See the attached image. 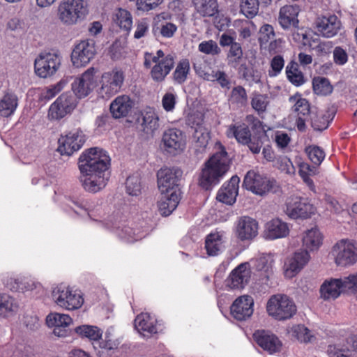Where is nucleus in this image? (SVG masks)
I'll return each mask as SVG.
<instances>
[{
  "instance_id": "obj_1",
  "label": "nucleus",
  "mask_w": 357,
  "mask_h": 357,
  "mask_svg": "<svg viewBox=\"0 0 357 357\" xmlns=\"http://www.w3.org/2000/svg\"><path fill=\"white\" fill-rule=\"evenodd\" d=\"M109 165L110 158L103 149L94 147L85 150L78 161L80 181L84 190L92 193L102 190L108 181L107 171Z\"/></svg>"
},
{
  "instance_id": "obj_2",
  "label": "nucleus",
  "mask_w": 357,
  "mask_h": 357,
  "mask_svg": "<svg viewBox=\"0 0 357 357\" xmlns=\"http://www.w3.org/2000/svg\"><path fill=\"white\" fill-rule=\"evenodd\" d=\"M216 151L204 162L199 176V185L205 190L218 184L230 167V159L220 142L215 145Z\"/></svg>"
},
{
  "instance_id": "obj_3",
  "label": "nucleus",
  "mask_w": 357,
  "mask_h": 357,
  "mask_svg": "<svg viewBox=\"0 0 357 357\" xmlns=\"http://www.w3.org/2000/svg\"><path fill=\"white\" fill-rule=\"evenodd\" d=\"M89 13L87 0H61L57 6L56 16L65 26H73L83 22Z\"/></svg>"
},
{
  "instance_id": "obj_4",
  "label": "nucleus",
  "mask_w": 357,
  "mask_h": 357,
  "mask_svg": "<svg viewBox=\"0 0 357 357\" xmlns=\"http://www.w3.org/2000/svg\"><path fill=\"white\" fill-rule=\"evenodd\" d=\"M144 65L146 68H151V78L157 82H162L174 66V56L165 54L159 50L155 54L146 53Z\"/></svg>"
},
{
  "instance_id": "obj_5",
  "label": "nucleus",
  "mask_w": 357,
  "mask_h": 357,
  "mask_svg": "<svg viewBox=\"0 0 357 357\" xmlns=\"http://www.w3.org/2000/svg\"><path fill=\"white\" fill-rule=\"evenodd\" d=\"M267 314L276 321H282L291 319L297 312L294 301L284 294H276L267 301Z\"/></svg>"
},
{
  "instance_id": "obj_6",
  "label": "nucleus",
  "mask_w": 357,
  "mask_h": 357,
  "mask_svg": "<svg viewBox=\"0 0 357 357\" xmlns=\"http://www.w3.org/2000/svg\"><path fill=\"white\" fill-rule=\"evenodd\" d=\"M243 187L253 194L262 197L275 192L278 185L275 180L257 169H251L244 176Z\"/></svg>"
},
{
  "instance_id": "obj_7",
  "label": "nucleus",
  "mask_w": 357,
  "mask_h": 357,
  "mask_svg": "<svg viewBox=\"0 0 357 357\" xmlns=\"http://www.w3.org/2000/svg\"><path fill=\"white\" fill-rule=\"evenodd\" d=\"M54 302L60 307L67 310L79 309L84 304L82 292L70 286L58 285L52 291Z\"/></svg>"
},
{
  "instance_id": "obj_8",
  "label": "nucleus",
  "mask_w": 357,
  "mask_h": 357,
  "mask_svg": "<svg viewBox=\"0 0 357 357\" xmlns=\"http://www.w3.org/2000/svg\"><path fill=\"white\" fill-rule=\"evenodd\" d=\"M282 210L292 220L308 219L317 212V208L308 199L294 195L287 198Z\"/></svg>"
},
{
  "instance_id": "obj_9",
  "label": "nucleus",
  "mask_w": 357,
  "mask_h": 357,
  "mask_svg": "<svg viewBox=\"0 0 357 357\" xmlns=\"http://www.w3.org/2000/svg\"><path fill=\"white\" fill-rule=\"evenodd\" d=\"M331 253L337 266H353L357 262V242L342 239L333 245Z\"/></svg>"
},
{
  "instance_id": "obj_10",
  "label": "nucleus",
  "mask_w": 357,
  "mask_h": 357,
  "mask_svg": "<svg viewBox=\"0 0 357 357\" xmlns=\"http://www.w3.org/2000/svg\"><path fill=\"white\" fill-rule=\"evenodd\" d=\"M61 57L56 52H43L35 59L36 74L42 78L52 76L61 66Z\"/></svg>"
},
{
  "instance_id": "obj_11",
  "label": "nucleus",
  "mask_w": 357,
  "mask_h": 357,
  "mask_svg": "<svg viewBox=\"0 0 357 357\" xmlns=\"http://www.w3.org/2000/svg\"><path fill=\"white\" fill-rule=\"evenodd\" d=\"M77 105V100L72 93H63L51 104L47 116L52 121L61 120L71 114Z\"/></svg>"
},
{
  "instance_id": "obj_12",
  "label": "nucleus",
  "mask_w": 357,
  "mask_h": 357,
  "mask_svg": "<svg viewBox=\"0 0 357 357\" xmlns=\"http://www.w3.org/2000/svg\"><path fill=\"white\" fill-rule=\"evenodd\" d=\"M97 70L89 68L81 75L75 78L71 84L72 90L77 98H84L90 94L97 85Z\"/></svg>"
},
{
  "instance_id": "obj_13",
  "label": "nucleus",
  "mask_w": 357,
  "mask_h": 357,
  "mask_svg": "<svg viewBox=\"0 0 357 357\" xmlns=\"http://www.w3.org/2000/svg\"><path fill=\"white\" fill-rule=\"evenodd\" d=\"M124 78L123 72L118 68L103 73L100 81V94L105 98L114 96L120 91Z\"/></svg>"
},
{
  "instance_id": "obj_14",
  "label": "nucleus",
  "mask_w": 357,
  "mask_h": 357,
  "mask_svg": "<svg viewBox=\"0 0 357 357\" xmlns=\"http://www.w3.org/2000/svg\"><path fill=\"white\" fill-rule=\"evenodd\" d=\"M96 54L94 40H84L76 44L71 54V61L75 67L84 66Z\"/></svg>"
},
{
  "instance_id": "obj_15",
  "label": "nucleus",
  "mask_w": 357,
  "mask_h": 357,
  "mask_svg": "<svg viewBox=\"0 0 357 357\" xmlns=\"http://www.w3.org/2000/svg\"><path fill=\"white\" fill-rule=\"evenodd\" d=\"M58 142V151L61 155H71L81 149L85 142V138L81 130L75 129L61 135Z\"/></svg>"
},
{
  "instance_id": "obj_16",
  "label": "nucleus",
  "mask_w": 357,
  "mask_h": 357,
  "mask_svg": "<svg viewBox=\"0 0 357 357\" xmlns=\"http://www.w3.org/2000/svg\"><path fill=\"white\" fill-rule=\"evenodd\" d=\"M162 142L167 152L176 154L185 149L186 145V136L185 133L179 129L169 128L164 132Z\"/></svg>"
},
{
  "instance_id": "obj_17",
  "label": "nucleus",
  "mask_w": 357,
  "mask_h": 357,
  "mask_svg": "<svg viewBox=\"0 0 357 357\" xmlns=\"http://www.w3.org/2000/svg\"><path fill=\"white\" fill-rule=\"evenodd\" d=\"M252 275L249 263H242L236 266L229 275L225 282L231 289H243L248 284Z\"/></svg>"
},
{
  "instance_id": "obj_18",
  "label": "nucleus",
  "mask_w": 357,
  "mask_h": 357,
  "mask_svg": "<svg viewBox=\"0 0 357 357\" xmlns=\"http://www.w3.org/2000/svg\"><path fill=\"white\" fill-rule=\"evenodd\" d=\"M181 171L178 169L165 167L157 173L158 185L160 192H180L178 188V176Z\"/></svg>"
},
{
  "instance_id": "obj_19",
  "label": "nucleus",
  "mask_w": 357,
  "mask_h": 357,
  "mask_svg": "<svg viewBox=\"0 0 357 357\" xmlns=\"http://www.w3.org/2000/svg\"><path fill=\"white\" fill-rule=\"evenodd\" d=\"M254 299L249 295L238 297L230 307L231 314L238 321L246 320L253 314Z\"/></svg>"
},
{
  "instance_id": "obj_20",
  "label": "nucleus",
  "mask_w": 357,
  "mask_h": 357,
  "mask_svg": "<svg viewBox=\"0 0 357 357\" xmlns=\"http://www.w3.org/2000/svg\"><path fill=\"white\" fill-rule=\"evenodd\" d=\"M259 225L257 221L249 216L240 217L235 227V233L241 241H250L258 234Z\"/></svg>"
},
{
  "instance_id": "obj_21",
  "label": "nucleus",
  "mask_w": 357,
  "mask_h": 357,
  "mask_svg": "<svg viewBox=\"0 0 357 357\" xmlns=\"http://www.w3.org/2000/svg\"><path fill=\"white\" fill-rule=\"evenodd\" d=\"M73 323L72 318L66 314L50 313L46 317L48 327L53 328L54 335L63 337L69 335L68 326Z\"/></svg>"
},
{
  "instance_id": "obj_22",
  "label": "nucleus",
  "mask_w": 357,
  "mask_h": 357,
  "mask_svg": "<svg viewBox=\"0 0 357 357\" xmlns=\"http://www.w3.org/2000/svg\"><path fill=\"white\" fill-rule=\"evenodd\" d=\"M310 255L306 250H300L288 259L284 264L285 276L289 278L298 274L309 262Z\"/></svg>"
},
{
  "instance_id": "obj_23",
  "label": "nucleus",
  "mask_w": 357,
  "mask_h": 357,
  "mask_svg": "<svg viewBox=\"0 0 357 357\" xmlns=\"http://www.w3.org/2000/svg\"><path fill=\"white\" fill-rule=\"evenodd\" d=\"M5 285L13 291H28L40 289L41 284L32 279L15 275H8L3 278Z\"/></svg>"
},
{
  "instance_id": "obj_24",
  "label": "nucleus",
  "mask_w": 357,
  "mask_h": 357,
  "mask_svg": "<svg viewBox=\"0 0 357 357\" xmlns=\"http://www.w3.org/2000/svg\"><path fill=\"white\" fill-rule=\"evenodd\" d=\"M240 178L233 176L228 182L225 183L217 194V199L224 204L232 205L236 202L238 193Z\"/></svg>"
},
{
  "instance_id": "obj_25",
  "label": "nucleus",
  "mask_w": 357,
  "mask_h": 357,
  "mask_svg": "<svg viewBox=\"0 0 357 357\" xmlns=\"http://www.w3.org/2000/svg\"><path fill=\"white\" fill-rule=\"evenodd\" d=\"M253 337L259 347L270 354L279 351L282 347V342L278 337L269 331H257L253 334Z\"/></svg>"
},
{
  "instance_id": "obj_26",
  "label": "nucleus",
  "mask_w": 357,
  "mask_h": 357,
  "mask_svg": "<svg viewBox=\"0 0 357 357\" xmlns=\"http://www.w3.org/2000/svg\"><path fill=\"white\" fill-rule=\"evenodd\" d=\"M340 26V21L334 15L319 17L316 22L317 31L326 38H332L335 36Z\"/></svg>"
},
{
  "instance_id": "obj_27",
  "label": "nucleus",
  "mask_w": 357,
  "mask_h": 357,
  "mask_svg": "<svg viewBox=\"0 0 357 357\" xmlns=\"http://www.w3.org/2000/svg\"><path fill=\"white\" fill-rule=\"evenodd\" d=\"M137 121L142 130L146 134L153 135L160 127L159 116L151 107L144 109Z\"/></svg>"
},
{
  "instance_id": "obj_28",
  "label": "nucleus",
  "mask_w": 357,
  "mask_h": 357,
  "mask_svg": "<svg viewBox=\"0 0 357 357\" xmlns=\"http://www.w3.org/2000/svg\"><path fill=\"white\" fill-rule=\"evenodd\" d=\"M156 319L149 313H141L135 319V328L144 337H150L158 333Z\"/></svg>"
},
{
  "instance_id": "obj_29",
  "label": "nucleus",
  "mask_w": 357,
  "mask_h": 357,
  "mask_svg": "<svg viewBox=\"0 0 357 357\" xmlns=\"http://www.w3.org/2000/svg\"><path fill=\"white\" fill-rule=\"evenodd\" d=\"M289 232L287 222L275 218L268 222L265 227L264 236L266 239L275 240L286 237Z\"/></svg>"
},
{
  "instance_id": "obj_30",
  "label": "nucleus",
  "mask_w": 357,
  "mask_h": 357,
  "mask_svg": "<svg viewBox=\"0 0 357 357\" xmlns=\"http://www.w3.org/2000/svg\"><path fill=\"white\" fill-rule=\"evenodd\" d=\"M181 197V192H161L158 201V209L162 215L168 216L177 207Z\"/></svg>"
},
{
  "instance_id": "obj_31",
  "label": "nucleus",
  "mask_w": 357,
  "mask_h": 357,
  "mask_svg": "<svg viewBox=\"0 0 357 357\" xmlns=\"http://www.w3.org/2000/svg\"><path fill=\"white\" fill-rule=\"evenodd\" d=\"M273 259L271 256L263 255L255 260L257 271H263L264 276L260 279L261 284L268 287L273 286V273L272 270Z\"/></svg>"
},
{
  "instance_id": "obj_32",
  "label": "nucleus",
  "mask_w": 357,
  "mask_h": 357,
  "mask_svg": "<svg viewBox=\"0 0 357 357\" xmlns=\"http://www.w3.org/2000/svg\"><path fill=\"white\" fill-rule=\"evenodd\" d=\"M323 238V235L317 227L307 229L302 234L303 247L308 252L317 251L322 245Z\"/></svg>"
},
{
  "instance_id": "obj_33",
  "label": "nucleus",
  "mask_w": 357,
  "mask_h": 357,
  "mask_svg": "<svg viewBox=\"0 0 357 357\" xmlns=\"http://www.w3.org/2000/svg\"><path fill=\"white\" fill-rule=\"evenodd\" d=\"M299 12L298 6H285L280 8L278 22L281 26L286 29L290 27H296L298 20L297 16Z\"/></svg>"
},
{
  "instance_id": "obj_34",
  "label": "nucleus",
  "mask_w": 357,
  "mask_h": 357,
  "mask_svg": "<svg viewBox=\"0 0 357 357\" xmlns=\"http://www.w3.org/2000/svg\"><path fill=\"white\" fill-rule=\"evenodd\" d=\"M224 234L213 231L208 234L205 240V249L209 256H217L224 249Z\"/></svg>"
},
{
  "instance_id": "obj_35",
  "label": "nucleus",
  "mask_w": 357,
  "mask_h": 357,
  "mask_svg": "<svg viewBox=\"0 0 357 357\" xmlns=\"http://www.w3.org/2000/svg\"><path fill=\"white\" fill-rule=\"evenodd\" d=\"M132 107V101L129 96L123 95L116 97L110 105V112L116 118L126 116Z\"/></svg>"
},
{
  "instance_id": "obj_36",
  "label": "nucleus",
  "mask_w": 357,
  "mask_h": 357,
  "mask_svg": "<svg viewBox=\"0 0 357 357\" xmlns=\"http://www.w3.org/2000/svg\"><path fill=\"white\" fill-rule=\"evenodd\" d=\"M18 105L17 96L10 91L5 92L0 100V116L8 117L16 110Z\"/></svg>"
},
{
  "instance_id": "obj_37",
  "label": "nucleus",
  "mask_w": 357,
  "mask_h": 357,
  "mask_svg": "<svg viewBox=\"0 0 357 357\" xmlns=\"http://www.w3.org/2000/svg\"><path fill=\"white\" fill-rule=\"evenodd\" d=\"M229 138L234 137L238 143L245 144L250 142L251 134L248 126L245 125H230L226 131Z\"/></svg>"
},
{
  "instance_id": "obj_38",
  "label": "nucleus",
  "mask_w": 357,
  "mask_h": 357,
  "mask_svg": "<svg viewBox=\"0 0 357 357\" xmlns=\"http://www.w3.org/2000/svg\"><path fill=\"white\" fill-rule=\"evenodd\" d=\"M18 305L15 298L6 294H0V317L6 318L17 312Z\"/></svg>"
},
{
  "instance_id": "obj_39",
  "label": "nucleus",
  "mask_w": 357,
  "mask_h": 357,
  "mask_svg": "<svg viewBox=\"0 0 357 357\" xmlns=\"http://www.w3.org/2000/svg\"><path fill=\"white\" fill-rule=\"evenodd\" d=\"M210 139V132L208 128L206 126L196 128L193 134V140L197 151H204Z\"/></svg>"
},
{
  "instance_id": "obj_40",
  "label": "nucleus",
  "mask_w": 357,
  "mask_h": 357,
  "mask_svg": "<svg viewBox=\"0 0 357 357\" xmlns=\"http://www.w3.org/2000/svg\"><path fill=\"white\" fill-rule=\"evenodd\" d=\"M286 75L288 80L294 86H300L305 83L303 73L299 70L298 63L291 61L286 67Z\"/></svg>"
},
{
  "instance_id": "obj_41",
  "label": "nucleus",
  "mask_w": 357,
  "mask_h": 357,
  "mask_svg": "<svg viewBox=\"0 0 357 357\" xmlns=\"http://www.w3.org/2000/svg\"><path fill=\"white\" fill-rule=\"evenodd\" d=\"M196 10L204 17H211L218 13L216 0H194Z\"/></svg>"
},
{
  "instance_id": "obj_42",
  "label": "nucleus",
  "mask_w": 357,
  "mask_h": 357,
  "mask_svg": "<svg viewBox=\"0 0 357 357\" xmlns=\"http://www.w3.org/2000/svg\"><path fill=\"white\" fill-rule=\"evenodd\" d=\"M75 331L80 337H86L89 340L96 342H98L102 336V331L96 326H79L75 328Z\"/></svg>"
},
{
  "instance_id": "obj_43",
  "label": "nucleus",
  "mask_w": 357,
  "mask_h": 357,
  "mask_svg": "<svg viewBox=\"0 0 357 357\" xmlns=\"http://www.w3.org/2000/svg\"><path fill=\"white\" fill-rule=\"evenodd\" d=\"M271 0H241V10L248 18L255 17L259 11V4L267 5Z\"/></svg>"
},
{
  "instance_id": "obj_44",
  "label": "nucleus",
  "mask_w": 357,
  "mask_h": 357,
  "mask_svg": "<svg viewBox=\"0 0 357 357\" xmlns=\"http://www.w3.org/2000/svg\"><path fill=\"white\" fill-rule=\"evenodd\" d=\"M190 61L188 59H182L177 63L173 73V78L175 82L181 84L184 83L190 73Z\"/></svg>"
},
{
  "instance_id": "obj_45",
  "label": "nucleus",
  "mask_w": 357,
  "mask_h": 357,
  "mask_svg": "<svg viewBox=\"0 0 357 357\" xmlns=\"http://www.w3.org/2000/svg\"><path fill=\"white\" fill-rule=\"evenodd\" d=\"M290 103L293 105V109L298 115L306 116L310 113V104L301 94H295L289 98Z\"/></svg>"
},
{
  "instance_id": "obj_46",
  "label": "nucleus",
  "mask_w": 357,
  "mask_h": 357,
  "mask_svg": "<svg viewBox=\"0 0 357 357\" xmlns=\"http://www.w3.org/2000/svg\"><path fill=\"white\" fill-rule=\"evenodd\" d=\"M317 169L316 167H311L307 163H301L300 165L299 174L303 178V181L308 186L310 190L315 192L316 188L313 181L310 178V176L315 175Z\"/></svg>"
},
{
  "instance_id": "obj_47",
  "label": "nucleus",
  "mask_w": 357,
  "mask_h": 357,
  "mask_svg": "<svg viewBox=\"0 0 357 357\" xmlns=\"http://www.w3.org/2000/svg\"><path fill=\"white\" fill-rule=\"evenodd\" d=\"M313 90L315 93L321 96H327L332 93L333 86L328 79L325 77H314L312 81Z\"/></svg>"
},
{
  "instance_id": "obj_48",
  "label": "nucleus",
  "mask_w": 357,
  "mask_h": 357,
  "mask_svg": "<svg viewBox=\"0 0 357 357\" xmlns=\"http://www.w3.org/2000/svg\"><path fill=\"white\" fill-rule=\"evenodd\" d=\"M114 20L121 29L126 31L131 29L132 18L131 14L128 10L123 8H119L116 11Z\"/></svg>"
},
{
  "instance_id": "obj_49",
  "label": "nucleus",
  "mask_w": 357,
  "mask_h": 357,
  "mask_svg": "<svg viewBox=\"0 0 357 357\" xmlns=\"http://www.w3.org/2000/svg\"><path fill=\"white\" fill-rule=\"evenodd\" d=\"M126 191L132 196H137L141 193L142 185L140 176L138 174H135L130 176L126 181Z\"/></svg>"
},
{
  "instance_id": "obj_50",
  "label": "nucleus",
  "mask_w": 357,
  "mask_h": 357,
  "mask_svg": "<svg viewBox=\"0 0 357 357\" xmlns=\"http://www.w3.org/2000/svg\"><path fill=\"white\" fill-rule=\"evenodd\" d=\"M243 57V50L240 43H236L230 47L227 55L228 64L232 66H236Z\"/></svg>"
},
{
  "instance_id": "obj_51",
  "label": "nucleus",
  "mask_w": 357,
  "mask_h": 357,
  "mask_svg": "<svg viewBox=\"0 0 357 357\" xmlns=\"http://www.w3.org/2000/svg\"><path fill=\"white\" fill-rule=\"evenodd\" d=\"M117 234L121 238L128 243H133L144 236V234H141L139 231L136 232L133 231L132 228L129 227H124L121 229H118Z\"/></svg>"
},
{
  "instance_id": "obj_52",
  "label": "nucleus",
  "mask_w": 357,
  "mask_h": 357,
  "mask_svg": "<svg viewBox=\"0 0 357 357\" xmlns=\"http://www.w3.org/2000/svg\"><path fill=\"white\" fill-rule=\"evenodd\" d=\"M292 335L301 342H308L311 341L312 335L310 330L304 325H296L291 328Z\"/></svg>"
},
{
  "instance_id": "obj_53",
  "label": "nucleus",
  "mask_w": 357,
  "mask_h": 357,
  "mask_svg": "<svg viewBox=\"0 0 357 357\" xmlns=\"http://www.w3.org/2000/svg\"><path fill=\"white\" fill-rule=\"evenodd\" d=\"M198 50L203 54L211 56L218 55L221 52L218 43L213 40H204L200 43L198 45Z\"/></svg>"
},
{
  "instance_id": "obj_54",
  "label": "nucleus",
  "mask_w": 357,
  "mask_h": 357,
  "mask_svg": "<svg viewBox=\"0 0 357 357\" xmlns=\"http://www.w3.org/2000/svg\"><path fill=\"white\" fill-rule=\"evenodd\" d=\"M268 105V96L259 93L255 94L251 100L252 107L261 114L266 110Z\"/></svg>"
},
{
  "instance_id": "obj_55",
  "label": "nucleus",
  "mask_w": 357,
  "mask_h": 357,
  "mask_svg": "<svg viewBox=\"0 0 357 357\" xmlns=\"http://www.w3.org/2000/svg\"><path fill=\"white\" fill-rule=\"evenodd\" d=\"M193 68L196 75L202 79L209 81L212 79L211 68L205 62L192 61Z\"/></svg>"
},
{
  "instance_id": "obj_56",
  "label": "nucleus",
  "mask_w": 357,
  "mask_h": 357,
  "mask_svg": "<svg viewBox=\"0 0 357 357\" xmlns=\"http://www.w3.org/2000/svg\"><path fill=\"white\" fill-rule=\"evenodd\" d=\"M275 38L273 27L268 24H264L259 29V41L261 46L266 45Z\"/></svg>"
},
{
  "instance_id": "obj_57",
  "label": "nucleus",
  "mask_w": 357,
  "mask_h": 357,
  "mask_svg": "<svg viewBox=\"0 0 357 357\" xmlns=\"http://www.w3.org/2000/svg\"><path fill=\"white\" fill-rule=\"evenodd\" d=\"M211 76L213 77L208 82H217L220 86L226 89H229L231 86V81L227 73L222 70H211Z\"/></svg>"
},
{
  "instance_id": "obj_58",
  "label": "nucleus",
  "mask_w": 357,
  "mask_h": 357,
  "mask_svg": "<svg viewBox=\"0 0 357 357\" xmlns=\"http://www.w3.org/2000/svg\"><path fill=\"white\" fill-rule=\"evenodd\" d=\"M67 84V79H61L57 84L45 89L41 93V97L46 100H50L57 93H59L66 86Z\"/></svg>"
},
{
  "instance_id": "obj_59",
  "label": "nucleus",
  "mask_w": 357,
  "mask_h": 357,
  "mask_svg": "<svg viewBox=\"0 0 357 357\" xmlns=\"http://www.w3.org/2000/svg\"><path fill=\"white\" fill-rule=\"evenodd\" d=\"M186 123L195 129L198 127L205 126L204 125L203 113L197 110H192L187 115Z\"/></svg>"
},
{
  "instance_id": "obj_60",
  "label": "nucleus",
  "mask_w": 357,
  "mask_h": 357,
  "mask_svg": "<svg viewBox=\"0 0 357 357\" xmlns=\"http://www.w3.org/2000/svg\"><path fill=\"white\" fill-rule=\"evenodd\" d=\"M309 159L316 165H319L325 158V153L318 146H308L305 149Z\"/></svg>"
},
{
  "instance_id": "obj_61",
  "label": "nucleus",
  "mask_w": 357,
  "mask_h": 357,
  "mask_svg": "<svg viewBox=\"0 0 357 357\" xmlns=\"http://www.w3.org/2000/svg\"><path fill=\"white\" fill-rule=\"evenodd\" d=\"M248 100L247 93L243 87H234L231 93V101L240 105H244Z\"/></svg>"
},
{
  "instance_id": "obj_62",
  "label": "nucleus",
  "mask_w": 357,
  "mask_h": 357,
  "mask_svg": "<svg viewBox=\"0 0 357 357\" xmlns=\"http://www.w3.org/2000/svg\"><path fill=\"white\" fill-rule=\"evenodd\" d=\"M22 321L27 331H36L40 326L39 319L36 315L25 314L23 317Z\"/></svg>"
},
{
  "instance_id": "obj_63",
  "label": "nucleus",
  "mask_w": 357,
  "mask_h": 357,
  "mask_svg": "<svg viewBox=\"0 0 357 357\" xmlns=\"http://www.w3.org/2000/svg\"><path fill=\"white\" fill-rule=\"evenodd\" d=\"M177 96L174 91H167L162 98V105L166 112H172L176 104Z\"/></svg>"
},
{
  "instance_id": "obj_64",
  "label": "nucleus",
  "mask_w": 357,
  "mask_h": 357,
  "mask_svg": "<svg viewBox=\"0 0 357 357\" xmlns=\"http://www.w3.org/2000/svg\"><path fill=\"white\" fill-rule=\"evenodd\" d=\"M284 66V60L280 55L275 56L271 61V70L268 71L270 77L278 75Z\"/></svg>"
}]
</instances>
